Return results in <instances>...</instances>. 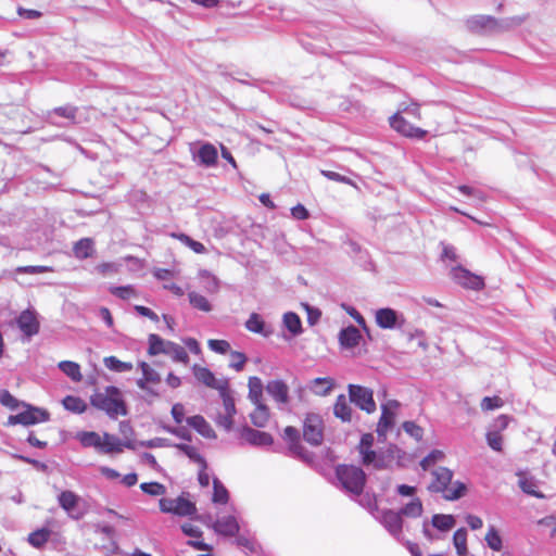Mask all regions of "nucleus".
Returning a JSON list of instances; mask_svg holds the SVG:
<instances>
[{
  "instance_id": "1",
  "label": "nucleus",
  "mask_w": 556,
  "mask_h": 556,
  "mask_svg": "<svg viewBox=\"0 0 556 556\" xmlns=\"http://www.w3.org/2000/svg\"><path fill=\"white\" fill-rule=\"evenodd\" d=\"M90 404L112 419L127 415V405L123 393L114 386H109L103 391H96L90 396Z\"/></svg>"
},
{
  "instance_id": "2",
  "label": "nucleus",
  "mask_w": 556,
  "mask_h": 556,
  "mask_svg": "<svg viewBox=\"0 0 556 556\" xmlns=\"http://www.w3.org/2000/svg\"><path fill=\"white\" fill-rule=\"evenodd\" d=\"M420 118L421 113L419 105L412 103L391 116L390 125L395 131L404 137L422 139L427 135V130L415 126L412 122V119L419 121Z\"/></svg>"
},
{
  "instance_id": "3",
  "label": "nucleus",
  "mask_w": 556,
  "mask_h": 556,
  "mask_svg": "<svg viewBox=\"0 0 556 556\" xmlns=\"http://www.w3.org/2000/svg\"><path fill=\"white\" fill-rule=\"evenodd\" d=\"M433 481L429 485L431 492L443 493L445 500L454 501L465 494L466 486L457 482L455 486H451L453 472L445 468L439 467L432 472Z\"/></svg>"
},
{
  "instance_id": "4",
  "label": "nucleus",
  "mask_w": 556,
  "mask_h": 556,
  "mask_svg": "<svg viewBox=\"0 0 556 556\" xmlns=\"http://www.w3.org/2000/svg\"><path fill=\"white\" fill-rule=\"evenodd\" d=\"M336 477L341 486L349 493L361 495L366 484V473L354 465H338L336 467Z\"/></svg>"
},
{
  "instance_id": "5",
  "label": "nucleus",
  "mask_w": 556,
  "mask_h": 556,
  "mask_svg": "<svg viewBox=\"0 0 556 556\" xmlns=\"http://www.w3.org/2000/svg\"><path fill=\"white\" fill-rule=\"evenodd\" d=\"M304 440L314 446H318L324 441V421L318 414H306L303 421Z\"/></svg>"
},
{
  "instance_id": "6",
  "label": "nucleus",
  "mask_w": 556,
  "mask_h": 556,
  "mask_svg": "<svg viewBox=\"0 0 556 556\" xmlns=\"http://www.w3.org/2000/svg\"><path fill=\"white\" fill-rule=\"evenodd\" d=\"M23 406L26 407L24 412L9 416L7 422L9 426H15L18 424L23 426H31L49 420L50 415L46 409L34 407L25 403H23Z\"/></svg>"
},
{
  "instance_id": "7",
  "label": "nucleus",
  "mask_w": 556,
  "mask_h": 556,
  "mask_svg": "<svg viewBox=\"0 0 556 556\" xmlns=\"http://www.w3.org/2000/svg\"><path fill=\"white\" fill-rule=\"evenodd\" d=\"M348 390L351 402L354 403L359 409L366 412L367 414H372L376 412L377 406L371 389L358 384H349Z\"/></svg>"
},
{
  "instance_id": "8",
  "label": "nucleus",
  "mask_w": 556,
  "mask_h": 556,
  "mask_svg": "<svg viewBox=\"0 0 556 556\" xmlns=\"http://www.w3.org/2000/svg\"><path fill=\"white\" fill-rule=\"evenodd\" d=\"M160 510L166 514H174L186 517L197 513L195 504L184 496L177 498H161L159 501Z\"/></svg>"
},
{
  "instance_id": "9",
  "label": "nucleus",
  "mask_w": 556,
  "mask_h": 556,
  "mask_svg": "<svg viewBox=\"0 0 556 556\" xmlns=\"http://www.w3.org/2000/svg\"><path fill=\"white\" fill-rule=\"evenodd\" d=\"M399 407L400 403L396 400H389L381 405V416L376 428L379 440H386L387 433L395 425Z\"/></svg>"
},
{
  "instance_id": "10",
  "label": "nucleus",
  "mask_w": 556,
  "mask_h": 556,
  "mask_svg": "<svg viewBox=\"0 0 556 556\" xmlns=\"http://www.w3.org/2000/svg\"><path fill=\"white\" fill-rule=\"evenodd\" d=\"M452 279L459 286L472 289L481 290L484 288V280L481 276L470 273L463 266H455L451 269Z\"/></svg>"
},
{
  "instance_id": "11",
  "label": "nucleus",
  "mask_w": 556,
  "mask_h": 556,
  "mask_svg": "<svg viewBox=\"0 0 556 556\" xmlns=\"http://www.w3.org/2000/svg\"><path fill=\"white\" fill-rule=\"evenodd\" d=\"M240 439L255 446H267L274 443L271 434L244 426L239 431Z\"/></svg>"
},
{
  "instance_id": "12",
  "label": "nucleus",
  "mask_w": 556,
  "mask_h": 556,
  "mask_svg": "<svg viewBox=\"0 0 556 556\" xmlns=\"http://www.w3.org/2000/svg\"><path fill=\"white\" fill-rule=\"evenodd\" d=\"M380 521L382 526L395 538H400L403 532V516L399 510L384 509L381 513Z\"/></svg>"
},
{
  "instance_id": "13",
  "label": "nucleus",
  "mask_w": 556,
  "mask_h": 556,
  "mask_svg": "<svg viewBox=\"0 0 556 556\" xmlns=\"http://www.w3.org/2000/svg\"><path fill=\"white\" fill-rule=\"evenodd\" d=\"M16 324L20 330L28 338L37 334L39 332L40 324L37 318L36 312L31 309L23 311L17 319Z\"/></svg>"
},
{
  "instance_id": "14",
  "label": "nucleus",
  "mask_w": 556,
  "mask_h": 556,
  "mask_svg": "<svg viewBox=\"0 0 556 556\" xmlns=\"http://www.w3.org/2000/svg\"><path fill=\"white\" fill-rule=\"evenodd\" d=\"M213 529L220 535L235 536L238 534L240 526L236 517L225 516L214 522Z\"/></svg>"
},
{
  "instance_id": "15",
  "label": "nucleus",
  "mask_w": 556,
  "mask_h": 556,
  "mask_svg": "<svg viewBox=\"0 0 556 556\" xmlns=\"http://www.w3.org/2000/svg\"><path fill=\"white\" fill-rule=\"evenodd\" d=\"M374 444V435L371 433H365L361 438L357 446L358 453L362 456V463L365 466H369L375 463L377 454L371 448Z\"/></svg>"
},
{
  "instance_id": "16",
  "label": "nucleus",
  "mask_w": 556,
  "mask_h": 556,
  "mask_svg": "<svg viewBox=\"0 0 556 556\" xmlns=\"http://www.w3.org/2000/svg\"><path fill=\"white\" fill-rule=\"evenodd\" d=\"M282 439L293 455L301 456L303 454L304 447L301 444L300 433L296 428L292 426L286 427L283 429Z\"/></svg>"
},
{
  "instance_id": "17",
  "label": "nucleus",
  "mask_w": 556,
  "mask_h": 556,
  "mask_svg": "<svg viewBox=\"0 0 556 556\" xmlns=\"http://www.w3.org/2000/svg\"><path fill=\"white\" fill-rule=\"evenodd\" d=\"M266 391L277 403H289V387L282 380L269 381L266 386Z\"/></svg>"
},
{
  "instance_id": "18",
  "label": "nucleus",
  "mask_w": 556,
  "mask_h": 556,
  "mask_svg": "<svg viewBox=\"0 0 556 556\" xmlns=\"http://www.w3.org/2000/svg\"><path fill=\"white\" fill-rule=\"evenodd\" d=\"M336 387V381L331 377H318L312 379L308 383L309 391L317 396H327Z\"/></svg>"
},
{
  "instance_id": "19",
  "label": "nucleus",
  "mask_w": 556,
  "mask_h": 556,
  "mask_svg": "<svg viewBox=\"0 0 556 556\" xmlns=\"http://www.w3.org/2000/svg\"><path fill=\"white\" fill-rule=\"evenodd\" d=\"M193 375L198 381L202 382L208 388L224 390L227 382L218 383L214 374L206 367H201L199 365H194L192 367Z\"/></svg>"
},
{
  "instance_id": "20",
  "label": "nucleus",
  "mask_w": 556,
  "mask_h": 556,
  "mask_svg": "<svg viewBox=\"0 0 556 556\" xmlns=\"http://www.w3.org/2000/svg\"><path fill=\"white\" fill-rule=\"evenodd\" d=\"M124 446H129L128 444H124L119 438L110 434L103 433L101 439V454H118L123 452Z\"/></svg>"
},
{
  "instance_id": "21",
  "label": "nucleus",
  "mask_w": 556,
  "mask_h": 556,
  "mask_svg": "<svg viewBox=\"0 0 556 556\" xmlns=\"http://www.w3.org/2000/svg\"><path fill=\"white\" fill-rule=\"evenodd\" d=\"M187 424L206 439H214L215 431L211 425L201 415H195L186 419Z\"/></svg>"
},
{
  "instance_id": "22",
  "label": "nucleus",
  "mask_w": 556,
  "mask_h": 556,
  "mask_svg": "<svg viewBox=\"0 0 556 556\" xmlns=\"http://www.w3.org/2000/svg\"><path fill=\"white\" fill-rule=\"evenodd\" d=\"M142 378L137 381L140 389L148 390V384H159L161 382L160 375L146 362L139 364Z\"/></svg>"
},
{
  "instance_id": "23",
  "label": "nucleus",
  "mask_w": 556,
  "mask_h": 556,
  "mask_svg": "<svg viewBox=\"0 0 556 556\" xmlns=\"http://www.w3.org/2000/svg\"><path fill=\"white\" fill-rule=\"evenodd\" d=\"M362 336L359 330L354 326L342 329L339 333V341L343 348L352 349L358 345Z\"/></svg>"
},
{
  "instance_id": "24",
  "label": "nucleus",
  "mask_w": 556,
  "mask_h": 556,
  "mask_svg": "<svg viewBox=\"0 0 556 556\" xmlns=\"http://www.w3.org/2000/svg\"><path fill=\"white\" fill-rule=\"evenodd\" d=\"M333 414L343 422H350L352 420V407L344 394L337 396L333 405Z\"/></svg>"
},
{
  "instance_id": "25",
  "label": "nucleus",
  "mask_w": 556,
  "mask_h": 556,
  "mask_svg": "<svg viewBox=\"0 0 556 556\" xmlns=\"http://www.w3.org/2000/svg\"><path fill=\"white\" fill-rule=\"evenodd\" d=\"M517 475L519 477L518 484L525 493L538 498L544 497V494L538 490V483L533 477H528L525 472Z\"/></svg>"
},
{
  "instance_id": "26",
  "label": "nucleus",
  "mask_w": 556,
  "mask_h": 556,
  "mask_svg": "<svg viewBox=\"0 0 556 556\" xmlns=\"http://www.w3.org/2000/svg\"><path fill=\"white\" fill-rule=\"evenodd\" d=\"M255 408L250 414L251 422L257 428H264L270 417L269 408L264 403L254 404Z\"/></svg>"
},
{
  "instance_id": "27",
  "label": "nucleus",
  "mask_w": 556,
  "mask_h": 556,
  "mask_svg": "<svg viewBox=\"0 0 556 556\" xmlns=\"http://www.w3.org/2000/svg\"><path fill=\"white\" fill-rule=\"evenodd\" d=\"M397 315L392 308H380L376 313V323L384 329L393 328L396 324Z\"/></svg>"
},
{
  "instance_id": "28",
  "label": "nucleus",
  "mask_w": 556,
  "mask_h": 556,
  "mask_svg": "<svg viewBox=\"0 0 556 556\" xmlns=\"http://www.w3.org/2000/svg\"><path fill=\"white\" fill-rule=\"evenodd\" d=\"M148 354L154 356L159 354H165L172 341H166L162 339L159 334L151 333L148 338Z\"/></svg>"
},
{
  "instance_id": "29",
  "label": "nucleus",
  "mask_w": 556,
  "mask_h": 556,
  "mask_svg": "<svg viewBox=\"0 0 556 556\" xmlns=\"http://www.w3.org/2000/svg\"><path fill=\"white\" fill-rule=\"evenodd\" d=\"M201 164L205 166H214L217 163L218 154L216 148L212 143H204L198 152Z\"/></svg>"
},
{
  "instance_id": "30",
  "label": "nucleus",
  "mask_w": 556,
  "mask_h": 556,
  "mask_svg": "<svg viewBox=\"0 0 556 556\" xmlns=\"http://www.w3.org/2000/svg\"><path fill=\"white\" fill-rule=\"evenodd\" d=\"M74 255L77 258L84 260L92 256L94 249H93V241L90 238H83L79 241H77L73 248Z\"/></svg>"
},
{
  "instance_id": "31",
  "label": "nucleus",
  "mask_w": 556,
  "mask_h": 556,
  "mask_svg": "<svg viewBox=\"0 0 556 556\" xmlns=\"http://www.w3.org/2000/svg\"><path fill=\"white\" fill-rule=\"evenodd\" d=\"M77 438L84 447H93L100 453L102 435L98 432L83 431L77 434Z\"/></svg>"
},
{
  "instance_id": "32",
  "label": "nucleus",
  "mask_w": 556,
  "mask_h": 556,
  "mask_svg": "<svg viewBox=\"0 0 556 556\" xmlns=\"http://www.w3.org/2000/svg\"><path fill=\"white\" fill-rule=\"evenodd\" d=\"M60 506L73 516V510L77 507L79 497L72 491H62L59 495Z\"/></svg>"
},
{
  "instance_id": "33",
  "label": "nucleus",
  "mask_w": 556,
  "mask_h": 556,
  "mask_svg": "<svg viewBox=\"0 0 556 556\" xmlns=\"http://www.w3.org/2000/svg\"><path fill=\"white\" fill-rule=\"evenodd\" d=\"M431 523L438 530L446 532L455 527L456 520L453 515L435 514L431 518Z\"/></svg>"
},
{
  "instance_id": "34",
  "label": "nucleus",
  "mask_w": 556,
  "mask_h": 556,
  "mask_svg": "<svg viewBox=\"0 0 556 556\" xmlns=\"http://www.w3.org/2000/svg\"><path fill=\"white\" fill-rule=\"evenodd\" d=\"M402 516L407 518H418L424 513V505L419 497H414L409 503L404 505L400 510Z\"/></svg>"
},
{
  "instance_id": "35",
  "label": "nucleus",
  "mask_w": 556,
  "mask_h": 556,
  "mask_svg": "<svg viewBox=\"0 0 556 556\" xmlns=\"http://www.w3.org/2000/svg\"><path fill=\"white\" fill-rule=\"evenodd\" d=\"M58 367L73 381H81L83 375L78 363L72 361H62L59 363Z\"/></svg>"
},
{
  "instance_id": "36",
  "label": "nucleus",
  "mask_w": 556,
  "mask_h": 556,
  "mask_svg": "<svg viewBox=\"0 0 556 556\" xmlns=\"http://www.w3.org/2000/svg\"><path fill=\"white\" fill-rule=\"evenodd\" d=\"M249 399L253 404L263 403V383L258 377L249 378Z\"/></svg>"
},
{
  "instance_id": "37",
  "label": "nucleus",
  "mask_w": 556,
  "mask_h": 556,
  "mask_svg": "<svg viewBox=\"0 0 556 556\" xmlns=\"http://www.w3.org/2000/svg\"><path fill=\"white\" fill-rule=\"evenodd\" d=\"M484 541L489 548L494 552H501L503 549V540L500 531L494 527L490 526L484 536Z\"/></svg>"
},
{
  "instance_id": "38",
  "label": "nucleus",
  "mask_w": 556,
  "mask_h": 556,
  "mask_svg": "<svg viewBox=\"0 0 556 556\" xmlns=\"http://www.w3.org/2000/svg\"><path fill=\"white\" fill-rule=\"evenodd\" d=\"M62 404L66 410L74 414H83L87 409L86 402L83 399L74 395L65 396L62 401Z\"/></svg>"
},
{
  "instance_id": "39",
  "label": "nucleus",
  "mask_w": 556,
  "mask_h": 556,
  "mask_svg": "<svg viewBox=\"0 0 556 556\" xmlns=\"http://www.w3.org/2000/svg\"><path fill=\"white\" fill-rule=\"evenodd\" d=\"M453 544L458 556L468 555L467 530L465 528H459L454 532Z\"/></svg>"
},
{
  "instance_id": "40",
  "label": "nucleus",
  "mask_w": 556,
  "mask_h": 556,
  "mask_svg": "<svg viewBox=\"0 0 556 556\" xmlns=\"http://www.w3.org/2000/svg\"><path fill=\"white\" fill-rule=\"evenodd\" d=\"M165 354L172 356L174 362L182 363L185 365L189 363V355L185 348L175 342L170 343Z\"/></svg>"
},
{
  "instance_id": "41",
  "label": "nucleus",
  "mask_w": 556,
  "mask_h": 556,
  "mask_svg": "<svg viewBox=\"0 0 556 556\" xmlns=\"http://www.w3.org/2000/svg\"><path fill=\"white\" fill-rule=\"evenodd\" d=\"M212 501H213V503H216V504H227L229 501L228 490L217 478H215L213 480Z\"/></svg>"
},
{
  "instance_id": "42",
  "label": "nucleus",
  "mask_w": 556,
  "mask_h": 556,
  "mask_svg": "<svg viewBox=\"0 0 556 556\" xmlns=\"http://www.w3.org/2000/svg\"><path fill=\"white\" fill-rule=\"evenodd\" d=\"M176 447L188 456L192 462L197 463L200 467H206V460L199 453L198 448L188 444H177Z\"/></svg>"
},
{
  "instance_id": "43",
  "label": "nucleus",
  "mask_w": 556,
  "mask_h": 556,
  "mask_svg": "<svg viewBox=\"0 0 556 556\" xmlns=\"http://www.w3.org/2000/svg\"><path fill=\"white\" fill-rule=\"evenodd\" d=\"M50 534V530L46 528L38 529L28 535V542L34 547H42L48 542Z\"/></svg>"
},
{
  "instance_id": "44",
  "label": "nucleus",
  "mask_w": 556,
  "mask_h": 556,
  "mask_svg": "<svg viewBox=\"0 0 556 556\" xmlns=\"http://www.w3.org/2000/svg\"><path fill=\"white\" fill-rule=\"evenodd\" d=\"M172 237L176 238L198 254H202L206 251L205 247L201 242L193 240L186 233H173Z\"/></svg>"
},
{
  "instance_id": "45",
  "label": "nucleus",
  "mask_w": 556,
  "mask_h": 556,
  "mask_svg": "<svg viewBox=\"0 0 556 556\" xmlns=\"http://www.w3.org/2000/svg\"><path fill=\"white\" fill-rule=\"evenodd\" d=\"M188 296H189L190 304L194 308L202 311V312H210L212 309L210 302L207 301V299L204 295L197 293V292H190L188 294Z\"/></svg>"
},
{
  "instance_id": "46",
  "label": "nucleus",
  "mask_w": 556,
  "mask_h": 556,
  "mask_svg": "<svg viewBox=\"0 0 556 556\" xmlns=\"http://www.w3.org/2000/svg\"><path fill=\"white\" fill-rule=\"evenodd\" d=\"M283 323L288 330L293 334H298L302 330L301 319L295 313L290 312L285 314Z\"/></svg>"
},
{
  "instance_id": "47",
  "label": "nucleus",
  "mask_w": 556,
  "mask_h": 556,
  "mask_svg": "<svg viewBox=\"0 0 556 556\" xmlns=\"http://www.w3.org/2000/svg\"><path fill=\"white\" fill-rule=\"evenodd\" d=\"M140 489L151 496H161L166 493L165 485L160 482H143L140 484Z\"/></svg>"
},
{
  "instance_id": "48",
  "label": "nucleus",
  "mask_w": 556,
  "mask_h": 556,
  "mask_svg": "<svg viewBox=\"0 0 556 556\" xmlns=\"http://www.w3.org/2000/svg\"><path fill=\"white\" fill-rule=\"evenodd\" d=\"M105 366L114 371H129L132 369V365L130 363H125L119 361L115 356H109L104 358Z\"/></svg>"
},
{
  "instance_id": "49",
  "label": "nucleus",
  "mask_w": 556,
  "mask_h": 556,
  "mask_svg": "<svg viewBox=\"0 0 556 556\" xmlns=\"http://www.w3.org/2000/svg\"><path fill=\"white\" fill-rule=\"evenodd\" d=\"M110 292L122 300H129L130 298L138 295L132 286L112 287L110 288Z\"/></svg>"
},
{
  "instance_id": "50",
  "label": "nucleus",
  "mask_w": 556,
  "mask_h": 556,
  "mask_svg": "<svg viewBox=\"0 0 556 556\" xmlns=\"http://www.w3.org/2000/svg\"><path fill=\"white\" fill-rule=\"evenodd\" d=\"M245 327L251 332L263 333L264 321L258 314L252 313L245 323Z\"/></svg>"
},
{
  "instance_id": "51",
  "label": "nucleus",
  "mask_w": 556,
  "mask_h": 556,
  "mask_svg": "<svg viewBox=\"0 0 556 556\" xmlns=\"http://www.w3.org/2000/svg\"><path fill=\"white\" fill-rule=\"evenodd\" d=\"M15 271L18 274L36 275V274L51 273V271H53V268L50 266H42V265H27V266L16 267Z\"/></svg>"
},
{
  "instance_id": "52",
  "label": "nucleus",
  "mask_w": 556,
  "mask_h": 556,
  "mask_svg": "<svg viewBox=\"0 0 556 556\" xmlns=\"http://www.w3.org/2000/svg\"><path fill=\"white\" fill-rule=\"evenodd\" d=\"M488 445L496 452L503 450V435L498 431H491L486 434Z\"/></svg>"
},
{
  "instance_id": "53",
  "label": "nucleus",
  "mask_w": 556,
  "mask_h": 556,
  "mask_svg": "<svg viewBox=\"0 0 556 556\" xmlns=\"http://www.w3.org/2000/svg\"><path fill=\"white\" fill-rule=\"evenodd\" d=\"M402 427L407 434H409L412 438L416 439L417 441L422 439L424 429L420 426H418L416 422L405 421V422H403Z\"/></svg>"
},
{
  "instance_id": "54",
  "label": "nucleus",
  "mask_w": 556,
  "mask_h": 556,
  "mask_svg": "<svg viewBox=\"0 0 556 556\" xmlns=\"http://www.w3.org/2000/svg\"><path fill=\"white\" fill-rule=\"evenodd\" d=\"M247 363V356L245 354L232 351L230 353V364L229 366L233 368L236 371H241Z\"/></svg>"
},
{
  "instance_id": "55",
  "label": "nucleus",
  "mask_w": 556,
  "mask_h": 556,
  "mask_svg": "<svg viewBox=\"0 0 556 556\" xmlns=\"http://www.w3.org/2000/svg\"><path fill=\"white\" fill-rule=\"evenodd\" d=\"M504 405L503 400L495 395V396H485L481 401V409L482 410H492L495 408H501Z\"/></svg>"
},
{
  "instance_id": "56",
  "label": "nucleus",
  "mask_w": 556,
  "mask_h": 556,
  "mask_svg": "<svg viewBox=\"0 0 556 556\" xmlns=\"http://www.w3.org/2000/svg\"><path fill=\"white\" fill-rule=\"evenodd\" d=\"M320 173L324 177H326L329 180L355 187V184L351 178H349L344 175H341L337 172L323 169V170H320Z\"/></svg>"
},
{
  "instance_id": "57",
  "label": "nucleus",
  "mask_w": 556,
  "mask_h": 556,
  "mask_svg": "<svg viewBox=\"0 0 556 556\" xmlns=\"http://www.w3.org/2000/svg\"><path fill=\"white\" fill-rule=\"evenodd\" d=\"M443 458L444 453L442 451L434 450L420 462V466L424 470H427L431 465L442 460Z\"/></svg>"
},
{
  "instance_id": "58",
  "label": "nucleus",
  "mask_w": 556,
  "mask_h": 556,
  "mask_svg": "<svg viewBox=\"0 0 556 556\" xmlns=\"http://www.w3.org/2000/svg\"><path fill=\"white\" fill-rule=\"evenodd\" d=\"M208 348L219 354H226L230 351V344L226 340L211 339L207 342Z\"/></svg>"
},
{
  "instance_id": "59",
  "label": "nucleus",
  "mask_w": 556,
  "mask_h": 556,
  "mask_svg": "<svg viewBox=\"0 0 556 556\" xmlns=\"http://www.w3.org/2000/svg\"><path fill=\"white\" fill-rule=\"evenodd\" d=\"M225 413L229 415L236 414V406L232 396L227 392V386L224 390H220Z\"/></svg>"
},
{
  "instance_id": "60",
  "label": "nucleus",
  "mask_w": 556,
  "mask_h": 556,
  "mask_svg": "<svg viewBox=\"0 0 556 556\" xmlns=\"http://www.w3.org/2000/svg\"><path fill=\"white\" fill-rule=\"evenodd\" d=\"M0 403L10 409H15L20 406V402L7 390L0 392Z\"/></svg>"
},
{
  "instance_id": "61",
  "label": "nucleus",
  "mask_w": 556,
  "mask_h": 556,
  "mask_svg": "<svg viewBox=\"0 0 556 556\" xmlns=\"http://www.w3.org/2000/svg\"><path fill=\"white\" fill-rule=\"evenodd\" d=\"M458 190L463 194H465V195L473 197L479 202H484L485 201L484 194L480 190H478V189H475V188L466 186V185H462V186L458 187Z\"/></svg>"
},
{
  "instance_id": "62",
  "label": "nucleus",
  "mask_w": 556,
  "mask_h": 556,
  "mask_svg": "<svg viewBox=\"0 0 556 556\" xmlns=\"http://www.w3.org/2000/svg\"><path fill=\"white\" fill-rule=\"evenodd\" d=\"M182 532L191 538L200 539L202 536V531L190 522H186L181 526Z\"/></svg>"
},
{
  "instance_id": "63",
  "label": "nucleus",
  "mask_w": 556,
  "mask_h": 556,
  "mask_svg": "<svg viewBox=\"0 0 556 556\" xmlns=\"http://www.w3.org/2000/svg\"><path fill=\"white\" fill-rule=\"evenodd\" d=\"M185 406L181 403H176L172 407V416L177 424H181L185 419Z\"/></svg>"
},
{
  "instance_id": "64",
  "label": "nucleus",
  "mask_w": 556,
  "mask_h": 556,
  "mask_svg": "<svg viewBox=\"0 0 556 556\" xmlns=\"http://www.w3.org/2000/svg\"><path fill=\"white\" fill-rule=\"evenodd\" d=\"M77 110L72 106H60L54 110V113L67 119H75Z\"/></svg>"
}]
</instances>
